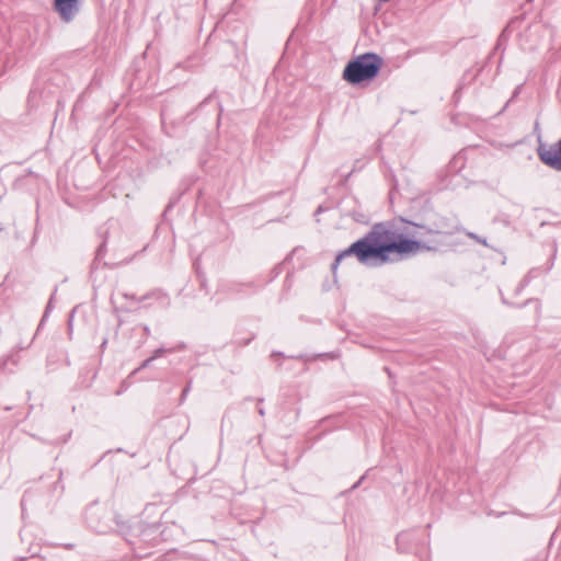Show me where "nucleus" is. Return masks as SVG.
<instances>
[{"label":"nucleus","mask_w":561,"mask_h":561,"mask_svg":"<svg viewBox=\"0 0 561 561\" xmlns=\"http://www.w3.org/2000/svg\"><path fill=\"white\" fill-rule=\"evenodd\" d=\"M421 242L407 238L391 222L375 224L360 239L341 251L331 265L333 274L345 257L355 256L360 264L386 263L391 253L400 255L415 253Z\"/></svg>","instance_id":"nucleus-1"},{"label":"nucleus","mask_w":561,"mask_h":561,"mask_svg":"<svg viewBox=\"0 0 561 561\" xmlns=\"http://www.w3.org/2000/svg\"><path fill=\"white\" fill-rule=\"evenodd\" d=\"M382 58L375 53H365L347 62L343 79L351 84H359L377 77L382 66Z\"/></svg>","instance_id":"nucleus-2"},{"label":"nucleus","mask_w":561,"mask_h":561,"mask_svg":"<svg viewBox=\"0 0 561 561\" xmlns=\"http://www.w3.org/2000/svg\"><path fill=\"white\" fill-rule=\"evenodd\" d=\"M53 7L62 22L70 23L81 11V0H54Z\"/></svg>","instance_id":"nucleus-3"},{"label":"nucleus","mask_w":561,"mask_h":561,"mask_svg":"<svg viewBox=\"0 0 561 561\" xmlns=\"http://www.w3.org/2000/svg\"><path fill=\"white\" fill-rule=\"evenodd\" d=\"M123 297L126 298V299H130L133 301H136V302H145V301L150 300V299H154V300L167 299V295L161 289H153V290L149 291L148 294H146V295H144L141 297H137L135 295H130L128 293H124Z\"/></svg>","instance_id":"nucleus-4"},{"label":"nucleus","mask_w":561,"mask_h":561,"mask_svg":"<svg viewBox=\"0 0 561 561\" xmlns=\"http://www.w3.org/2000/svg\"><path fill=\"white\" fill-rule=\"evenodd\" d=\"M415 541L414 531H402L397 536L396 542L400 551L407 552L411 549V545Z\"/></svg>","instance_id":"nucleus-5"},{"label":"nucleus","mask_w":561,"mask_h":561,"mask_svg":"<svg viewBox=\"0 0 561 561\" xmlns=\"http://www.w3.org/2000/svg\"><path fill=\"white\" fill-rule=\"evenodd\" d=\"M105 252H106V239H104L103 242L99 245L96 253H95V259L92 263V267H96V263H99L103 259Z\"/></svg>","instance_id":"nucleus-6"},{"label":"nucleus","mask_w":561,"mask_h":561,"mask_svg":"<svg viewBox=\"0 0 561 561\" xmlns=\"http://www.w3.org/2000/svg\"><path fill=\"white\" fill-rule=\"evenodd\" d=\"M470 239L477 241L478 243L484 245V247H489L488 242H486V239L485 238H482L480 236H478L477 233L474 232H467L466 233Z\"/></svg>","instance_id":"nucleus-7"},{"label":"nucleus","mask_w":561,"mask_h":561,"mask_svg":"<svg viewBox=\"0 0 561 561\" xmlns=\"http://www.w3.org/2000/svg\"><path fill=\"white\" fill-rule=\"evenodd\" d=\"M172 351H173V350H167V348H164V347H159V348H157V350L153 352V354H152L151 358L154 360L156 358H159V357H161L162 355H164L165 353H168V352H172Z\"/></svg>","instance_id":"nucleus-8"},{"label":"nucleus","mask_w":561,"mask_h":561,"mask_svg":"<svg viewBox=\"0 0 561 561\" xmlns=\"http://www.w3.org/2000/svg\"><path fill=\"white\" fill-rule=\"evenodd\" d=\"M152 360H153V359H152L151 357H149V358L145 359V360L141 363V365L133 371V374H136V373L140 371L141 369L147 368V367L150 365V363H151Z\"/></svg>","instance_id":"nucleus-9"},{"label":"nucleus","mask_w":561,"mask_h":561,"mask_svg":"<svg viewBox=\"0 0 561 561\" xmlns=\"http://www.w3.org/2000/svg\"><path fill=\"white\" fill-rule=\"evenodd\" d=\"M190 389H191V381L187 383V386L182 391V394H181L182 402L185 400L186 396L188 394Z\"/></svg>","instance_id":"nucleus-10"},{"label":"nucleus","mask_w":561,"mask_h":561,"mask_svg":"<svg viewBox=\"0 0 561 561\" xmlns=\"http://www.w3.org/2000/svg\"><path fill=\"white\" fill-rule=\"evenodd\" d=\"M538 28H539V25H531V26H529V27L526 30L525 34H526V35H528V34H533V32H536Z\"/></svg>","instance_id":"nucleus-11"},{"label":"nucleus","mask_w":561,"mask_h":561,"mask_svg":"<svg viewBox=\"0 0 561 561\" xmlns=\"http://www.w3.org/2000/svg\"><path fill=\"white\" fill-rule=\"evenodd\" d=\"M428 231L434 233H448V231L444 230L443 228L430 229Z\"/></svg>","instance_id":"nucleus-12"},{"label":"nucleus","mask_w":561,"mask_h":561,"mask_svg":"<svg viewBox=\"0 0 561 561\" xmlns=\"http://www.w3.org/2000/svg\"><path fill=\"white\" fill-rule=\"evenodd\" d=\"M51 301H53V297L49 299L48 304H47V307H46V310H45V314H47V312L49 311V309H51Z\"/></svg>","instance_id":"nucleus-13"},{"label":"nucleus","mask_w":561,"mask_h":561,"mask_svg":"<svg viewBox=\"0 0 561 561\" xmlns=\"http://www.w3.org/2000/svg\"><path fill=\"white\" fill-rule=\"evenodd\" d=\"M257 412H259V414H260L261 416H264V415H265V411H264V409H263V408H259V409H257Z\"/></svg>","instance_id":"nucleus-14"},{"label":"nucleus","mask_w":561,"mask_h":561,"mask_svg":"<svg viewBox=\"0 0 561 561\" xmlns=\"http://www.w3.org/2000/svg\"><path fill=\"white\" fill-rule=\"evenodd\" d=\"M538 128H539V123H538V122H536V124H535V129H538Z\"/></svg>","instance_id":"nucleus-15"},{"label":"nucleus","mask_w":561,"mask_h":561,"mask_svg":"<svg viewBox=\"0 0 561 561\" xmlns=\"http://www.w3.org/2000/svg\"><path fill=\"white\" fill-rule=\"evenodd\" d=\"M145 333H149V328L145 327Z\"/></svg>","instance_id":"nucleus-16"},{"label":"nucleus","mask_w":561,"mask_h":561,"mask_svg":"<svg viewBox=\"0 0 561 561\" xmlns=\"http://www.w3.org/2000/svg\"><path fill=\"white\" fill-rule=\"evenodd\" d=\"M359 483H360V480H359L356 484H354V486H353V488H357V485H358Z\"/></svg>","instance_id":"nucleus-17"}]
</instances>
